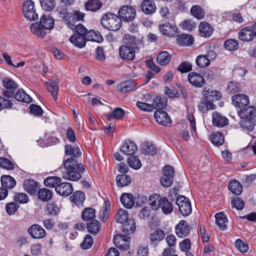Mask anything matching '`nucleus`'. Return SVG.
<instances>
[{"label":"nucleus","mask_w":256,"mask_h":256,"mask_svg":"<svg viewBox=\"0 0 256 256\" xmlns=\"http://www.w3.org/2000/svg\"><path fill=\"white\" fill-rule=\"evenodd\" d=\"M142 10L146 14L154 13L156 10L155 4L150 0H145L141 4Z\"/></svg>","instance_id":"36"},{"label":"nucleus","mask_w":256,"mask_h":256,"mask_svg":"<svg viewBox=\"0 0 256 256\" xmlns=\"http://www.w3.org/2000/svg\"><path fill=\"white\" fill-rule=\"evenodd\" d=\"M23 186L26 192L31 195H35L39 189V183L32 179L26 180Z\"/></svg>","instance_id":"19"},{"label":"nucleus","mask_w":256,"mask_h":256,"mask_svg":"<svg viewBox=\"0 0 256 256\" xmlns=\"http://www.w3.org/2000/svg\"><path fill=\"white\" fill-rule=\"evenodd\" d=\"M14 98L20 102H30L32 98L22 89H19L14 95Z\"/></svg>","instance_id":"44"},{"label":"nucleus","mask_w":256,"mask_h":256,"mask_svg":"<svg viewBox=\"0 0 256 256\" xmlns=\"http://www.w3.org/2000/svg\"><path fill=\"white\" fill-rule=\"evenodd\" d=\"M66 155L71 156L64 162V170L62 172L63 178L76 181L81 178L80 173L85 170L84 166L78 164L76 158L82 155V152L78 146H72L70 144H66L64 146Z\"/></svg>","instance_id":"1"},{"label":"nucleus","mask_w":256,"mask_h":256,"mask_svg":"<svg viewBox=\"0 0 256 256\" xmlns=\"http://www.w3.org/2000/svg\"><path fill=\"white\" fill-rule=\"evenodd\" d=\"M95 216V210L91 208H84L82 214V219L88 222L94 220Z\"/></svg>","instance_id":"45"},{"label":"nucleus","mask_w":256,"mask_h":256,"mask_svg":"<svg viewBox=\"0 0 256 256\" xmlns=\"http://www.w3.org/2000/svg\"><path fill=\"white\" fill-rule=\"evenodd\" d=\"M142 152L144 154H149L152 156L156 154L157 152V148L154 144L146 142L142 144Z\"/></svg>","instance_id":"39"},{"label":"nucleus","mask_w":256,"mask_h":256,"mask_svg":"<svg viewBox=\"0 0 256 256\" xmlns=\"http://www.w3.org/2000/svg\"><path fill=\"white\" fill-rule=\"evenodd\" d=\"M162 200L163 198L160 195L152 194L149 198V204L153 210H157L160 208Z\"/></svg>","instance_id":"29"},{"label":"nucleus","mask_w":256,"mask_h":256,"mask_svg":"<svg viewBox=\"0 0 256 256\" xmlns=\"http://www.w3.org/2000/svg\"><path fill=\"white\" fill-rule=\"evenodd\" d=\"M120 150L122 154L131 156L137 152L138 146L134 142L126 140L123 143Z\"/></svg>","instance_id":"17"},{"label":"nucleus","mask_w":256,"mask_h":256,"mask_svg":"<svg viewBox=\"0 0 256 256\" xmlns=\"http://www.w3.org/2000/svg\"><path fill=\"white\" fill-rule=\"evenodd\" d=\"M224 46L228 50H234L238 48V42L234 39H228L224 42Z\"/></svg>","instance_id":"58"},{"label":"nucleus","mask_w":256,"mask_h":256,"mask_svg":"<svg viewBox=\"0 0 256 256\" xmlns=\"http://www.w3.org/2000/svg\"><path fill=\"white\" fill-rule=\"evenodd\" d=\"M60 212V209L55 202L48 204L46 206V212L50 216H56Z\"/></svg>","instance_id":"56"},{"label":"nucleus","mask_w":256,"mask_h":256,"mask_svg":"<svg viewBox=\"0 0 256 256\" xmlns=\"http://www.w3.org/2000/svg\"><path fill=\"white\" fill-rule=\"evenodd\" d=\"M42 8L46 11H50L55 6L54 0H40Z\"/></svg>","instance_id":"62"},{"label":"nucleus","mask_w":256,"mask_h":256,"mask_svg":"<svg viewBox=\"0 0 256 256\" xmlns=\"http://www.w3.org/2000/svg\"><path fill=\"white\" fill-rule=\"evenodd\" d=\"M203 95L206 100L208 102L218 100L222 96L220 93L216 90H213L210 88L203 90Z\"/></svg>","instance_id":"26"},{"label":"nucleus","mask_w":256,"mask_h":256,"mask_svg":"<svg viewBox=\"0 0 256 256\" xmlns=\"http://www.w3.org/2000/svg\"><path fill=\"white\" fill-rule=\"evenodd\" d=\"M198 108L200 112H205L209 110H214L216 106L211 102L205 101L200 102L198 103Z\"/></svg>","instance_id":"53"},{"label":"nucleus","mask_w":256,"mask_h":256,"mask_svg":"<svg viewBox=\"0 0 256 256\" xmlns=\"http://www.w3.org/2000/svg\"><path fill=\"white\" fill-rule=\"evenodd\" d=\"M116 183L118 186L123 187L130 184L131 182V178L126 174H118L116 178Z\"/></svg>","instance_id":"38"},{"label":"nucleus","mask_w":256,"mask_h":256,"mask_svg":"<svg viewBox=\"0 0 256 256\" xmlns=\"http://www.w3.org/2000/svg\"><path fill=\"white\" fill-rule=\"evenodd\" d=\"M56 191L60 196H67L72 192L73 188L72 184L70 183L61 182L56 187Z\"/></svg>","instance_id":"21"},{"label":"nucleus","mask_w":256,"mask_h":256,"mask_svg":"<svg viewBox=\"0 0 256 256\" xmlns=\"http://www.w3.org/2000/svg\"><path fill=\"white\" fill-rule=\"evenodd\" d=\"M241 118L254 119L256 117V107L253 106H246L238 112Z\"/></svg>","instance_id":"20"},{"label":"nucleus","mask_w":256,"mask_h":256,"mask_svg":"<svg viewBox=\"0 0 256 256\" xmlns=\"http://www.w3.org/2000/svg\"><path fill=\"white\" fill-rule=\"evenodd\" d=\"M122 24L120 17L113 14L106 13L101 19L102 26L110 30H118L121 28Z\"/></svg>","instance_id":"3"},{"label":"nucleus","mask_w":256,"mask_h":256,"mask_svg":"<svg viewBox=\"0 0 256 256\" xmlns=\"http://www.w3.org/2000/svg\"><path fill=\"white\" fill-rule=\"evenodd\" d=\"M165 236L164 232L162 230H157L150 235L151 245L156 246L158 242L162 240Z\"/></svg>","instance_id":"28"},{"label":"nucleus","mask_w":256,"mask_h":256,"mask_svg":"<svg viewBox=\"0 0 256 256\" xmlns=\"http://www.w3.org/2000/svg\"><path fill=\"white\" fill-rule=\"evenodd\" d=\"M2 187L6 190L12 188L16 184L15 180L10 176L4 175L1 177Z\"/></svg>","instance_id":"33"},{"label":"nucleus","mask_w":256,"mask_h":256,"mask_svg":"<svg viewBox=\"0 0 256 256\" xmlns=\"http://www.w3.org/2000/svg\"><path fill=\"white\" fill-rule=\"evenodd\" d=\"M61 178L57 176H49L47 178L44 180V184L47 187L55 188L56 190V187L61 182Z\"/></svg>","instance_id":"48"},{"label":"nucleus","mask_w":256,"mask_h":256,"mask_svg":"<svg viewBox=\"0 0 256 256\" xmlns=\"http://www.w3.org/2000/svg\"><path fill=\"white\" fill-rule=\"evenodd\" d=\"M230 190L234 194L238 196L242 191V184L236 180H233L230 182L228 185Z\"/></svg>","instance_id":"40"},{"label":"nucleus","mask_w":256,"mask_h":256,"mask_svg":"<svg viewBox=\"0 0 256 256\" xmlns=\"http://www.w3.org/2000/svg\"><path fill=\"white\" fill-rule=\"evenodd\" d=\"M2 83L5 88L2 90V94L8 98H12L14 92L18 88V84L12 79L8 78H4Z\"/></svg>","instance_id":"6"},{"label":"nucleus","mask_w":256,"mask_h":256,"mask_svg":"<svg viewBox=\"0 0 256 256\" xmlns=\"http://www.w3.org/2000/svg\"><path fill=\"white\" fill-rule=\"evenodd\" d=\"M102 6V3L98 0H88L85 4L86 10L95 12L99 10Z\"/></svg>","instance_id":"50"},{"label":"nucleus","mask_w":256,"mask_h":256,"mask_svg":"<svg viewBox=\"0 0 256 256\" xmlns=\"http://www.w3.org/2000/svg\"><path fill=\"white\" fill-rule=\"evenodd\" d=\"M154 116L156 122L160 124L168 126L172 123L170 118L163 110H156L154 114Z\"/></svg>","instance_id":"16"},{"label":"nucleus","mask_w":256,"mask_h":256,"mask_svg":"<svg viewBox=\"0 0 256 256\" xmlns=\"http://www.w3.org/2000/svg\"><path fill=\"white\" fill-rule=\"evenodd\" d=\"M28 232L31 236L35 239H40L44 238L46 233L42 226L37 224H34L30 226Z\"/></svg>","instance_id":"12"},{"label":"nucleus","mask_w":256,"mask_h":256,"mask_svg":"<svg viewBox=\"0 0 256 256\" xmlns=\"http://www.w3.org/2000/svg\"><path fill=\"white\" fill-rule=\"evenodd\" d=\"M136 87L134 82L127 80L121 82L118 86L120 90L122 93H126L134 90Z\"/></svg>","instance_id":"43"},{"label":"nucleus","mask_w":256,"mask_h":256,"mask_svg":"<svg viewBox=\"0 0 256 256\" xmlns=\"http://www.w3.org/2000/svg\"><path fill=\"white\" fill-rule=\"evenodd\" d=\"M0 167L7 170H12L14 168L13 163L8 158L4 157L0 158Z\"/></svg>","instance_id":"60"},{"label":"nucleus","mask_w":256,"mask_h":256,"mask_svg":"<svg viewBox=\"0 0 256 256\" xmlns=\"http://www.w3.org/2000/svg\"><path fill=\"white\" fill-rule=\"evenodd\" d=\"M177 43L181 46H188L194 42V38L188 34H181L178 36Z\"/></svg>","instance_id":"30"},{"label":"nucleus","mask_w":256,"mask_h":256,"mask_svg":"<svg viewBox=\"0 0 256 256\" xmlns=\"http://www.w3.org/2000/svg\"><path fill=\"white\" fill-rule=\"evenodd\" d=\"M128 213L126 210L120 209L116 214V220L118 222L122 224L128 220Z\"/></svg>","instance_id":"63"},{"label":"nucleus","mask_w":256,"mask_h":256,"mask_svg":"<svg viewBox=\"0 0 256 256\" xmlns=\"http://www.w3.org/2000/svg\"><path fill=\"white\" fill-rule=\"evenodd\" d=\"M174 176V170L173 167L166 165L163 168V176L160 179V183L164 187H170L172 184Z\"/></svg>","instance_id":"7"},{"label":"nucleus","mask_w":256,"mask_h":256,"mask_svg":"<svg viewBox=\"0 0 256 256\" xmlns=\"http://www.w3.org/2000/svg\"><path fill=\"white\" fill-rule=\"evenodd\" d=\"M70 199L76 205H81L85 200V195L84 192H82L76 191L70 196Z\"/></svg>","instance_id":"46"},{"label":"nucleus","mask_w":256,"mask_h":256,"mask_svg":"<svg viewBox=\"0 0 256 256\" xmlns=\"http://www.w3.org/2000/svg\"><path fill=\"white\" fill-rule=\"evenodd\" d=\"M54 19L49 14H44L39 22L32 24L30 28L32 32L37 36L44 38L46 30H51L54 26Z\"/></svg>","instance_id":"2"},{"label":"nucleus","mask_w":256,"mask_h":256,"mask_svg":"<svg viewBox=\"0 0 256 256\" xmlns=\"http://www.w3.org/2000/svg\"><path fill=\"white\" fill-rule=\"evenodd\" d=\"M171 56L166 51H163L159 53L157 56V62L161 66H164L168 64L171 60Z\"/></svg>","instance_id":"49"},{"label":"nucleus","mask_w":256,"mask_h":256,"mask_svg":"<svg viewBox=\"0 0 256 256\" xmlns=\"http://www.w3.org/2000/svg\"><path fill=\"white\" fill-rule=\"evenodd\" d=\"M162 202L160 208L162 209V212L166 214H171L174 209L172 204L166 198H163V200Z\"/></svg>","instance_id":"52"},{"label":"nucleus","mask_w":256,"mask_h":256,"mask_svg":"<svg viewBox=\"0 0 256 256\" xmlns=\"http://www.w3.org/2000/svg\"><path fill=\"white\" fill-rule=\"evenodd\" d=\"M88 29L82 24L76 25L74 27V34H76L82 37H86L87 38V36L88 32Z\"/></svg>","instance_id":"59"},{"label":"nucleus","mask_w":256,"mask_h":256,"mask_svg":"<svg viewBox=\"0 0 256 256\" xmlns=\"http://www.w3.org/2000/svg\"><path fill=\"white\" fill-rule=\"evenodd\" d=\"M130 238L124 234H117L114 236V242L116 247L120 250H126L130 248Z\"/></svg>","instance_id":"10"},{"label":"nucleus","mask_w":256,"mask_h":256,"mask_svg":"<svg viewBox=\"0 0 256 256\" xmlns=\"http://www.w3.org/2000/svg\"><path fill=\"white\" fill-rule=\"evenodd\" d=\"M60 14L64 23L70 28H72L76 22L82 21L85 15L84 13L78 10H76L72 13H68L65 9L60 12Z\"/></svg>","instance_id":"4"},{"label":"nucleus","mask_w":256,"mask_h":256,"mask_svg":"<svg viewBox=\"0 0 256 256\" xmlns=\"http://www.w3.org/2000/svg\"><path fill=\"white\" fill-rule=\"evenodd\" d=\"M124 44L122 46L132 48L134 50H138L140 45H143L142 40L136 38L129 34L124 36L123 39Z\"/></svg>","instance_id":"11"},{"label":"nucleus","mask_w":256,"mask_h":256,"mask_svg":"<svg viewBox=\"0 0 256 256\" xmlns=\"http://www.w3.org/2000/svg\"><path fill=\"white\" fill-rule=\"evenodd\" d=\"M192 14L198 20H201L204 16V12L200 6H194L190 9Z\"/></svg>","instance_id":"55"},{"label":"nucleus","mask_w":256,"mask_h":256,"mask_svg":"<svg viewBox=\"0 0 256 256\" xmlns=\"http://www.w3.org/2000/svg\"><path fill=\"white\" fill-rule=\"evenodd\" d=\"M125 112L123 109L120 108H116L114 109L111 114L106 115L108 120L110 121L113 118L118 120L122 119L124 116Z\"/></svg>","instance_id":"41"},{"label":"nucleus","mask_w":256,"mask_h":256,"mask_svg":"<svg viewBox=\"0 0 256 256\" xmlns=\"http://www.w3.org/2000/svg\"><path fill=\"white\" fill-rule=\"evenodd\" d=\"M153 106V110H162L166 106V100L164 98L156 96L153 100V103L151 104Z\"/></svg>","instance_id":"42"},{"label":"nucleus","mask_w":256,"mask_h":256,"mask_svg":"<svg viewBox=\"0 0 256 256\" xmlns=\"http://www.w3.org/2000/svg\"><path fill=\"white\" fill-rule=\"evenodd\" d=\"M232 100L233 104L240 110L248 106L249 104L248 97L244 94H238L232 96Z\"/></svg>","instance_id":"14"},{"label":"nucleus","mask_w":256,"mask_h":256,"mask_svg":"<svg viewBox=\"0 0 256 256\" xmlns=\"http://www.w3.org/2000/svg\"><path fill=\"white\" fill-rule=\"evenodd\" d=\"M238 38L244 42L252 40L255 38L252 28L246 26L242 28L238 33Z\"/></svg>","instance_id":"23"},{"label":"nucleus","mask_w":256,"mask_h":256,"mask_svg":"<svg viewBox=\"0 0 256 256\" xmlns=\"http://www.w3.org/2000/svg\"><path fill=\"white\" fill-rule=\"evenodd\" d=\"M213 28L208 22H202L199 25V32L202 36L208 37L212 33Z\"/></svg>","instance_id":"31"},{"label":"nucleus","mask_w":256,"mask_h":256,"mask_svg":"<svg viewBox=\"0 0 256 256\" xmlns=\"http://www.w3.org/2000/svg\"><path fill=\"white\" fill-rule=\"evenodd\" d=\"M228 120L218 112L212 114V124L218 127H223L228 124Z\"/></svg>","instance_id":"24"},{"label":"nucleus","mask_w":256,"mask_h":256,"mask_svg":"<svg viewBox=\"0 0 256 256\" xmlns=\"http://www.w3.org/2000/svg\"><path fill=\"white\" fill-rule=\"evenodd\" d=\"M70 42L77 48H82L86 46V42L88 41L86 37H82L73 34L69 39Z\"/></svg>","instance_id":"27"},{"label":"nucleus","mask_w":256,"mask_h":256,"mask_svg":"<svg viewBox=\"0 0 256 256\" xmlns=\"http://www.w3.org/2000/svg\"><path fill=\"white\" fill-rule=\"evenodd\" d=\"M38 198L43 202H47L53 196V192L50 190L43 188L39 190L38 192Z\"/></svg>","instance_id":"34"},{"label":"nucleus","mask_w":256,"mask_h":256,"mask_svg":"<svg viewBox=\"0 0 256 256\" xmlns=\"http://www.w3.org/2000/svg\"><path fill=\"white\" fill-rule=\"evenodd\" d=\"M120 201L123 206L127 208H130L134 204L133 195L130 193L123 194L121 196Z\"/></svg>","instance_id":"35"},{"label":"nucleus","mask_w":256,"mask_h":256,"mask_svg":"<svg viewBox=\"0 0 256 256\" xmlns=\"http://www.w3.org/2000/svg\"><path fill=\"white\" fill-rule=\"evenodd\" d=\"M189 82L194 86L202 88L205 84L204 78L200 74L196 72H190L188 74Z\"/></svg>","instance_id":"13"},{"label":"nucleus","mask_w":256,"mask_h":256,"mask_svg":"<svg viewBox=\"0 0 256 256\" xmlns=\"http://www.w3.org/2000/svg\"><path fill=\"white\" fill-rule=\"evenodd\" d=\"M176 204L178 206L180 212L184 216H188L192 212V206L189 199L183 196L176 198Z\"/></svg>","instance_id":"8"},{"label":"nucleus","mask_w":256,"mask_h":256,"mask_svg":"<svg viewBox=\"0 0 256 256\" xmlns=\"http://www.w3.org/2000/svg\"><path fill=\"white\" fill-rule=\"evenodd\" d=\"M14 200L21 204H26L29 200L27 194L24 192L16 193L14 196Z\"/></svg>","instance_id":"64"},{"label":"nucleus","mask_w":256,"mask_h":256,"mask_svg":"<svg viewBox=\"0 0 256 256\" xmlns=\"http://www.w3.org/2000/svg\"><path fill=\"white\" fill-rule=\"evenodd\" d=\"M87 40L100 43L103 41L104 38L98 32L90 30L87 36Z\"/></svg>","instance_id":"51"},{"label":"nucleus","mask_w":256,"mask_h":256,"mask_svg":"<svg viewBox=\"0 0 256 256\" xmlns=\"http://www.w3.org/2000/svg\"><path fill=\"white\" fill-rule=\"evenodd\" d=\"M22 12L24 16L30 21L38 19V14L36 12L34 2L31 0H28L24 2Z\"/></svg>","instance_id":"5"},{"label":"nucleus","mask_w":256,"mask_h":256,"mask_svg":"<svg viewBox=\"0 0 256 256\" xmlns=\"http://www.w3.org/2000/svg\"><path fill=\"white\" fill-rule=\"evenodd\" d=\"M159 28L160 32L164 34L170 36H174L177 33L176 26L169 22L160 25Z\"/></svg>","instance_id":"22"},{"label":"nucleus","mask_w":256,"mask_h":256,"mask_svg":"<svg viewBox=\"0 0 256 256\" xmlns=\"http://www.w3.org/2000/svg\"><path fill=\"white\" fill-rule=\"evenodd\" d=\"M136 12L132 6H124L118 10V15L121 20L125 22H131L135 18Z\"/></svg>","instance_id":"9"},{"label":"nucleus","mask_w":256,"mask_h":256,"mask_svg":"<svg viewBox=\"0 0 256 256\" xmlns=\"http://www.w3.org/2000/svg\"><path fill=\"white\" fill-rule=\"evenodd\" d=\"M216 222L219 228L224 230L226 228L228 218L223 212L217 213L215 215Z\"/></svg>","instance_id":"32"},{"label":"nucleus","mask_w":256,"mask_h":256,"mask_svg":"<svg viewBox=\"0 0 256 256\" xmlns=\"http://www.w3.org/2000/svg\"><path fill=\"white\" fill-rule=\"evenodd\" d=\"M136 50L132 48L121 46L119 48L120 58L126 61H132L136 57Z\"/></svg>","instance_id":"15"},{"label":"nucleus","mask_w":256,"mask_h":256,"mask_svg":"<svg viewBox=\"0 0 256 256\" xmlns=\"http://www.w3.org/2000/svg\"><path fill=\"white\" fill-rule=\"evenodd\" d=\"M128 163L130 166L135 170H138L142 166L140 159L136 156H132L128 159Z\"/></svg>","instance_id":"61"},{"label":"nucleus","mask_w":256,"mask_h":256,"mask_svg":"<svg viewBox=\"0 0 256 256\" xmlns=\"http://www.w3.org/2000/svg\"><path fill=\"white\" fill-rule=\"evenodd\" d=\"M196 65L200 68H203L208 66L210 64L209 59L205 54L199 55L196 60Z\"/></svg>","instance_id":"57"},{"label":"nucleus","mask_w":256,"mask_h":256,"mask_svg":"<svg viewBox=\"0 0 256 256\" xmlns=\"http://www.w3.org/2000/svg\"><path fill=\"white\" fill-rule=\"evenodd\" d=\"M122 226V231L126 234H132L136 230V226L134 220L128 219L126 220Z\"/></svg>","instance_id":"37"},{"label":"nucleus","mask_w":256,"mask_h":256,"mask_svg":"<svg viewBox=\"0 0 256 256\" xmlns=\"http://www.w3.org/2000/svg\"><path fill=\"white\" fill-rule=\"evenodd\" d=\"M241 126L246 130L252 131L255 126V120L251 118H242Z\"/></svg>","instance_id":"54"},{"label":"nucleus","mask_w":256,"mask_h":256,"mask_svg":"<svg viewBox=\"0 0 256 256\" xmlns=\"http://www.w3.org/2000/svg\"><path fill=\"white\" fill-rule=\"evenodd\" d=\"M87 229L88 232L94 235L97 234L100 230V223L96 220L87 223Z\"/></svg>","instance_id":"47"},{"label":"nucleus","mask_w":256,"mask_h":256,"mask_svg":"<svg viewBox=\"0 0 256 256\" xmlns=\"http://www.w3.org/2000/svg\"><path fill=\"white\" fill-rule=\"evenodd\" d=\"M45 85L46 86L48 90L52 95L54 100L58 98V82L56 80H50L48 82H45Z\"/></svg>","instance_id":"25"},{"label":"nucleus","mask_w":256,"mask_h":256,"mask_svg":"<svg viewBox=\"0 0 256 256\" xmlns=\"http://www.w3.org/2000/svg\"><path fill=\"white\" fill-rule=\"evenodd\" d=\"M176 233L180 238H184L190 233V228L188 223L184 220L180 222L176 226Z\"/></svg>","instance_id":"18"}]
</instances>
